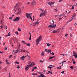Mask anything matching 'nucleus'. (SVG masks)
Returning <instances> with one entry per match:
<instances>
[{
  "label": "nucleus",
  "mask_w": 77,
  "mask_h": 77,
  "mask_svg": "<svg viewBox=\"0 0 77 77\" xmlns=\"http://www.w3.org/2000/svg\"><path fill=\"white\" fill-rule=\"evenodd\" d=\"M17 11H19V12L16 13V15H21V9H19V8H14V12H16Z\"/></svg>",
  "instance_id": "obj_1"
},
{
  "label": "nucleus",
  "mask_w": 77,
  "mask_h": 77,
  "mask_svg": "<svg viewBox=\"0 0 77 77\" xmlns=\"http://www.w3.org/2000/svg\"><path fill=\"white\" fill-rule=\"evenodd\" d=\"M41 37L42 36L40 35L39 37L36 40V45H38L39 44V42H40V41L41 39Z\"/></svg>",
  "instance_id": "obj_2"
},
{
  "label": "nucleus",
  "mask_w": 77,
  "mask_h": 77,
  "mask_svg": "<svg viewBox=\"0 0 77 77\" xmlns=\"http://www.w3.org/2000/svg\"><path fill=\"white\" fill-rule=\"evenodd\" d=\"M72 56H74V57H75V59H77V53H76V52H74V51H73V55Z\"/></svg>",
  "instance_id": "obj_3"
},
{
  "label": "nucleus",
  "mask_w": 77,
  "mask_h": 77,
  "mask_svg": "<svg viewBox=\"0 0 77 77\" xmlns=\"http://www.w3.org/2000/svg\"><path fill=\"white\" fill-rule=\"evenodd\" d=\"M48 27L50 28H54V29H55V27H56V25H49L48 26Z\"/></svg>",
  "instance_id": "obj_4"
},
{
  "label": "nucleus",
  "mask_w": 77,
  "mask_h": 77,
  "mask_svg": "<svg viewBox=\"0 0 77 77\" xmlns=\"http://www.w3.org/2000/svg\"><path fill=\"white\" fill-rule=\"evenodd\" d=\"M74 18H75V15H73L72 16L71 19L68 21V22L69 23V22H70V21H72V20H73Z\"/></svg>",
  "instance_id": "obj_5"
},
{
  "label": "nucleus",
  "mask_w": 77,
  "mask_h": 77,
  "mask_svg": "<svg viewBox=\"0 0 77 77\" xmlns=\"http://www.w3.org/2000/svg\"><path fill=\"white\" fill-rule=\"evenodd\" d=\"M20 19V17H17L13 19V21H18Z\"/></svg>",
  "instance_id": "obj_6"
},
{
  "label": "nucleus",
  "mask_w": 77,
  "mask_h": 77,
  "mask_svg": "<svg viewBox=\"0 0 77 77\" xmlns=\"http://www.w3.org/2000/svg\"><path fill=\"white\" fill-rule=\"evenodd\" d=\"M16 5H17V8L15 7L14 8H16V9H17V8H18V7H19V6H21V3H20V2L18 3Z\"/></svg>",
  "instance_id": "obj_7"
},
{
  "label": "nucleus",
  "mask_w": 77,
  "mask_h": 77,
  "mask_svg": "<svg viewBox=\"0 0 77 77\" xmlns=\"http://www.w3.org/2000/svg\"><path fill=\"white\" fill-rule=\"evenodd\" d=\"M25 15L26 17L27 18H29V17H30V14H28V13H26L25 14Z\"/></svg>",
  "instance_id": "obj_8"
},
{
  "label": "nucleus",
  "mask_w": 77,
  "mask_h": 77,
  "mask_svg": "<svg viewBox=\"0 0 77 77\" xmlns=\"http://www.w3.org/2000/svg\"><path fill=\"white\" fill-rule=\"evenodd\" d=\"M26 56H24V55H23V56H22L20 58V59H21V60H24V59L26 58Z\"/></svg>",
  "instance_id": "obj_9"
},
{
  "label": "nucleus",
  "mask_w": 77,
  "mask_h": 77,
  "mask_svg": "<svg viewBox=\"0 0 77 77\" xmlns=\"http://www.w3.org/2000/svg\"><path fill=\"white\" fill-rule=\"evenodd\" d=\"M40 76H38V77H46V76H45V75H44L42 74V73H41L40 74Z\"/></svg>",
  "instance_id": "obj_10"
},
{
  "label": "nucleus",
  "mask_w": 77,
  "mask_h": 77,
  "mask_svg": "<svg viewBox=\"0 0 77 77\" xmlns=\"http://www.w3.org/2000/svg\"><path fill=\"white\" fill-rule=\"evenodd\" d=\"M35 3H36V2H35V1H32V2L31 3V5H32L33 6H34V5H35Z\"/></svg>",
  "instance_id": "obj_11"
},
{
  "label": "nucleus",
  "mask_w": 77,
  "mask_h": 77,
  "mask_svg": "<svg viewBox=\"0 0 77 77\" xmlns=\"http://www.w3.org/2000/svg\"><path fill=\"white\" fill-rule=\"evenodd\" d=\"M39 23V22H35L34 23L32 24V25H33V24H34V25H38V24Z\"/></svg>",
  "instance_id": "obj_12"
},
{
  "label": "nucleus",
  "mask_w": 77,
  "mask_h": 77,
  "mask_svg": "<svg viewBox=\"0 0 77 77\" xmlns=\"http://www.w3.org/2000/svg\"><path fill=\"white\" fill-rule=\"evenodd\" d=\"M60 29H61L59 28L56 30L57 33H59V32L60 31Z\"/></svg>",
  "instance_id": "obj_13"
},
{
  "label": "nucleus",
  "mask_w": 77,
  "mask_h": 77,
  "mask_svg": "<svg viewBox=\"0 0 77 77\" xmlns=\"http://www.w3.org/2000/svg\"><path fill=\"white\" fill-rule=\"evenodd\" d=\"M53 4H54V2H51L49 4V6H51V5H53Z\"/></svg>",
  "instance_id": "obj_14"
},
{
  "label": "nucleus",
  "mask_w": 77,
  "mask_h": 77,
  "mask_svg": "<svg viewBox=\"0 0 77 77\" xmlns=\"http://www.w3.org/2000/svg\"><path fill=\"white\" fill-rule=\"evenodd\" d=\"M41 55L43 56L44 55V51H42Z\"/></svg>",
  "instance_id": "obj_15"
},
{
  "label": "nucleus",
  "mask_w": 77,
  "mask_h": 77,
  "mask_svg": "<svg viewBox=\"0 0 77 77\" xmlns=\"http://www.w3.org/2000/svg\"><path fill=\"white\" fill-rule=\"evenodd\" d=\"M27 66H26V67L25 68V71H27V70H28V69H29V67H28Z\"/></svg>",
  "instance_id": "obj_16"
},
{
  "label": "nucleus",
  "mask_w": 77,
  "mask_h": 77,
  "mask_svg": "<svg viewBox=\"0 0 77 77\" xmlns=\"http://www.w3.org/2000/svg\"><path fill=\"white\" fill-rule=\"evenodd\" d=\"M48 68L50 69L51 71V68H53V67L50 66H48Z\"/></svg>",
  "instance_id": "obj_17"
},
{
  "label": "nucleus",
  "mask_w": 77,
  "mask_h": 77,
  "mask_svg": "<svg viewBox=\"0 0 77 77\" xmlns=\"http://www.w3.org/2000/svg\"><path fill=\"white\" fill-rule=\"evenodd\" d=\"M53 33H57V32H56V30H53Z\"/></svg>",
  "instance_id": "obj_18"
},
{
  "label": "nucleus",
  "mask_w": 77,
  "mask_h": 77,
  "mask_svg": "<svg viewBox=\"0 0 77 77\" xmlns=\"http://www.w3.org/2000/svg\"><path fill=\"white\" fill-rule=\"evenodd\" d=\"M47 52H48V53H50V54H51V50L50 49L48 50V51Z\"/></svg>",
  "instance_id": "obj_19"
},
{
  "label": "nucleus",
  "mask_w": 77,
  "mask_h": 77,
  "mask_svg": "<svg viewBox=\"0 0 77 77\" xmlns=\"http://www.w3.org/2000/svg\"><path fill=\"white\" fill-rule=\"evenodd\" d=\"M42 14L43 15H45V11L44 12H43L42 13Z\"/></svg>",
  "instance_id": "obj_20"
},
{
  "label": "nucleus",
  "mask_w": 77,
  "mask_h": 77,
  "mask_svg": "<svg viewBox=\"0 0 77 77\" xmlns=\"http://www.w3.org/2000/svg\"><path fill=\"white\" fill-rule=\"evenodd\" d=\"M26 66H27V67L28 68H30V66H32V64H30L29 65H27Z\"/></svg>",
  "instance_id": "obj_21"
},
{
  "label": "nucleus",
  "mask_w": 77,
  "mask_h": 77,
  "mask_svg": "<svg viewBox=\"0 0 77 77\" xmlns=\"http://www.w3.org/2000/svg\"><path fill=\"white\" fill-rule=\"evenodd\" d=\"M31 65V66H33V65H35V63H34V62L32 63L31 64H30Z\"/></svg>",
  "instance_id": "obj_22"
},
{
  "label": "nucleus",
  "mask_w": 77,
  "mask_h": 77,
  "mask_svg": "<svg viewBox=\"0 0 77 77\" xmlns=\"http://www.w3.org/2000/svg\"><path fill=\"white\" fill-rule=\"evenodd\" d=\"M73 63L74 64V65H75L76 63V62H75V60H74L73 61Z\"/></svg>",
  "instance_id": "obj_23"
},
{
  "label": "nucleus",
  "mask_w": 77,
  "mask_h": 77,
  "mask_svg": "<svg viewBox=\"0 0 77 77\" xmlns=\"http://www.w3.org/2000/svg\"><path fill=\"white\" fill-rule=\"evenodd\" d=\"M16 68H18V69H20V66L19 65H18L17 66Z\"/></svg>",
  "instance_id": "obj_24"
},
{
  "label": "nucleus",
  "mask_w": 77,
  "mask_h": 77,
  "mask_svg": "<svg viewBox=\"0 0 77 77\" xmlns=\"http://www.w3.org/2000/svg\"><path fill=\"white\" fill-rule=\"evenodd\" d=\"M57 69H61V66L60 67H58Z\"/></svg>",
  "instance_id": "obj_25"
},
{
  "label": "nucleus",
  "mask_w": 77,
  "mask_h": 77,
  "mask_svg": "<svg viewBox=\"0 0 77 77\" xmlns=\"http://www.w3.org/2000/svg\"><path fill=\"white\" fill-rule=\"evenodd\" d=\"M26 45L27 46H30V44L28 43Z\"/></svg>",
  "instance_id": "obj_26"
},
{
  "label": "nucleus",
  "mask_w": 77,
  "mask_h": 77,
  "mask_svg": "<svg viewBox=\"0 0 77 77\" xmlns=\"http://www.w3.org/2000/svg\"><path fill=\"white\" fill-rule=\"evenodd\" d=\"M42 15H43L42 14V13H40V17H41Z\"/></svg>",
  "instance_id": "obj_27"
},
{
  "label": "nucleus",
  "mask_w": 77,
  "mask_h": 77,
  "mask_svg": "<svg viewBox=\"0 0 77 77\" xmlns=\"http://www.w3.org/2000/svg\"><path fill=\"white\" fill-rule=\"evenodd\" d=\"M73 68H74V67H73V66H70V68H71V69H73Z\"/></svg>",
  "instance_id": "obj_28"
},
{
  "label": "nucleus",
  "mask_w": 77,
  "mask_h": 77,
  "mask_svg": "<svg viewBox=\"0 0 77 77\" xmlns=\"http://www.w3.org/2000/svg\"><path fill=\"white\" fill-rule=\"evenodd\" d=\"M50 45H51V44L48 43L47 44V46H48V47H50Z\"/></svg>",
  "instance_id": "obj_29"
},
{
  "label": "nucleus",
  "mask_w": 77,
  "mask_h": 77,
  "mask_svg": "<svg viewBox=\"0 0 77 77\" xmlns=\"http://www.w3.org/2000/svg\"><path fill=\"white\" fill-rule=\"evenodd\" d=\"M45 52H48V50L47 49H45Z\"/></svg>",
  "instance_id": "obj_30"
},
{
  "label": "nucleus",
  "mask_w": 77,
  "mask_h": 77,
  "mask_svg": "<svg viewBox=\"0 0 77 77\" xmlns=\"http://www.w3.org/2000/svg\"><path fill=\"white\" fill-rule=\"evenodd\" d=\"M15 33L17 35H18V32L17 31H16L15 32Z\"/></svg>",
  "instance_id": "obj_31"
},
{
  "label": "nucleus",
  "mask_w": 77,
  "mask_h": 77,
  "mask_svg": "<svg viewBox=\"0 0 77 77\" xmlns=\"http://www.w3.org/2000/svg\"><path fill=\"white\" fill-rule=\"evenodd\" d=\"M10 63H9V62L8 61H7L6 63L7 65H9Z\"/></svg>",
  "instance_id": "obj_32"
},
{
  "label": "nucleus",
  "mask_w": 77,
  "mask_h": 77,
  "mask_svg": "<svg viewBox=\"0 0 77 77\" xmlns=\"http://www.w3.org/2000/svg\"><path fill=\"white\" fill-rule=\"evenodd\" d=\"M32 74L33 75H37V74L32 73Z\"/></svg>",
  "instance_id": "obj_33"
},
{
  "label": "nucleus",
  "mask_w": 77,
  "mask_h": 77,
  "mask_svg": "<svg viewBox=\"0 0 77 77\" xmlns=\"http://www.w3.org/2000/svg\"><path fill=\"white\" fill-rule=\"evenodd\" d=\"M18 31H21V29H20V28H18Z\"/></svg>",
  "instance_id": "obj_34"
},
{
  "label": "nucleus",
  "mask_w": 77,
  "mask_h": 77,
  "mask_svg": "<svg viewBox=\"0 0 77 77\" xmlns=\"http://www.w3.org/2000/svg\"><path fill=\"white\" fill-rule=\"evenodd\" d=\"M48 73L49 74V73H51V74H52V72H51V71H49L48 72Z\"/></svg>",
  "instance_id": "obj_35"
},
{
  "label": "nucleus",
  "mask_w": 77,
  "mask_h": 77,
  "mask_svg": "<svg viewBox=\"0 0 77 77\" xmlns=\"http://www.w3.org/2000/svg\"><path fill=\"white\" fill-rule=\"evenodd\" d=\"M62 18H63V17H62V18L60 17V18L59 19V21H60V20H61V19H62Z\"/></svg>",
  "instance_id": "obj_36"
},
{
  "label": "nucleus",
  "mask_w": 77,
  "mask_h": 77,
  "mask_svg": "<svg viewBox=\"0 0 77 77\" xmlns=\"http://www.w3.org/2000/svg\"><path fill=\"white\" fill-rule=\"evenodd\" d=\"M31 36H30V37H29V40H32V38H31Z\"/></svg>",
  "instance_id": "obj_37"
},
{
  "label": "nucleus",
  "mask_w": 77,
  "mask_h": 77,
  "mask_svg": "<svg viewBox=\"0 0 77 77\" xmlns=\"http://www.w3.org/2000/svg\"><path fill=\"white\" fill-rule=\"evenodd\" d=\"M15 63H17V64H19V63H19V62L17 61Z\"/></svg>",
  "instance_id": "obj_38"
},
{
  "label": "nucleus",
  "mask_w": 77,
  "mask_h": 77,
  "mask_svg": "<svg viewBox=\"0 0 77 77\" xmlns=\"http://www.w3.org/2000/svg\"><path fill=\"white\" fill-rule=\"evenodd\" d=\"M60 55H63V56H65V54H60Z\"/></svg>",
  "instance_id": "obj_39"
},
{
  "label": "nucleus",
  "mask_w": 77,
  "mask_h": 77,
  "mask_svg": "<svg viewBox=\"0 0 77 77\" xmlns=\"http://www.w3.org/2000/svg\"><path fill=\"white\" fill-rule=\"evenodd\" d=\"M66 60L65 61H63V63H62V66H63V62H66Z\"/></svg>",
  "instance_id": "obj_40"
},
{
  "label": "nucleus",
  "mask_w": 77,
  "mask_h": 77,
  "mask_svg": "<svg viewBox=\"0 0 77 77\" xmlns=\"http://www.w3.org/2000/svg\"><path fill=\"white\" fill-rule=\"evenodd\" d=\"M64 72L65 71H63V72H61V73H62V74H64Z\"/></svg>",
  "instance_id": "obj_41"
},
{
  "label": "nucleus",
  "mask_w": 77,
  "mask_h": 77,
  "mask_svg": "<svg viewBox=\"0 0 77 77\" xmlns=\"http://www.w3.org/2000/svg\"><path fill=\"white\" fill-rule=\"evenodd\" d=\"M62 17V14L60 15L59 16V18H60V17Z\"/></svg>",
  "instance_id": "obj_42"
},
{
  "label": "nucleus",
  "mask_w": 77,
  "mask_h": 77,
  "mask_svg": "<svg viewBox=\"0 0 77 77\" xmlns=\"http://www.w3.org/2000/svg\"><path fill=\"white\" fill-rule=\"evenodd\" d=\"M7 49H8V47H6L5 48V50H6Z\"/></svg>",
  "instance_id": "obj_43"
},
{
  "label": "nucleus",
  "mask_w": 77,
  "mask_h": 77,
  "mask_svg": "<svg viewBox=\"0 0 77 77\" xmlns=\"http://www.w3.org/2000/svg\"><path fill=\"white\" fill-rule=\"evenodd\" d=\"M36 68H37L36 66H35L33 67V69H36Z\"/></svg>",
  "instance_id": "obj_44"
},
{
  "label": "nucleus",
  "mask_w": 77,
  "mask_h": 77,
  "mask_svg": "<svg viewBox=\"0 0 77 77\" xmlns=\"http://www.w3.org/2000/svg\"><path fill=\"white\" fill-rule=\"evenodd\" d=\"M30 4V2H28L27 3V5H29Z\"/></svg>",
  "instance_id": "obj_45"
},
{
  "label": "nucleus",
  "mask_w": 77,
  "mask_h": 77,
  "mask_svg": "<svg viewBox=\"0 0 77 77\" xmlns=\"http://www.w3.org/2000/svg\"><path fill=\"white\" fill-rule=\"evenodd\" d=\"M53 57H50L49 58V59H53Z\"/></svg>",
  "instance_id": "obj_46"
},
{
  "label": "nucleus",
  "mask_w": 77,
  "mask_h": 77,
  "mask_svg": "<svg viewBox=\"0 0 77 77\" xmlns=\"http://www.w3.org/2000/svg\"><path fill=\"white\" fill-rule=\"evenodd\" d=\"M51 54H52V56H54V53L53 52H52L51 53Z\"/></svg>",
  "instance_id": "obj_47"
},
{
  "label": "nucleus",
  "mask_w": 77,
  "mask_h": 77,
  "mask_svg": "<svg viewBox=\"0 0 77 77\" xmlns=\"http://www.w3.org/2000/svg\"><path fill=\"white\" fill-rule=\"evenodd\" d=\"M12 55H10L9 57V59H10V58H11V57H12Z\"/></svg>",
  "instance_id": "obj_48"
},
{
  "label": "nucleus",
  "mask_w": 77,
  "mask_h": 77,
  "mask_svg": "<svg viewBox=\"0 0 77 77\" xmlns=\"http://www.w3.org/2000/svg\"><path fill=\"white\" fill-rule=\"evenodd\" d=\"M40 62H42V63H43V62H44V61H42V60H40Z\"/></svg>",
  "instance_id": "obj_49"
},
{
  "label": "nucleus",
  "mask_w": 77,
  "mask_h": 77,
  "mask_svg": "<svg viewBox=\"0 0 77 77\" xmlns=\"http://www.w3.org/2000/svg\"><path fill=\"white\" fill-rule=\"evenodd\" d=\"M72 9H74V7L73 6H72Z\"/></svg>",
  "instance_id": "obj_50"
},
{
  "label": "nucleus",
  "mask_w": 77,
  "mask_h": 77,
  "mask_svg": "<svg viewBox=\"0 0 77 77\" xmlns=\"http://www.w3.org/2000/svg\"><path fill=\"white\" fill-rule=\"evenodd\" d=\"M30 16V19L32 21V17H31V16Z\"/></svg>",
  "instance_id": "obj_51"
},
{
  "label": "nucleus",
  "mask_w": 77,
  "mask_h": 77,
  "mask_svg": "<svg viewBox=\"0 0 77 77\" xmlns=\"http://www.w3.org/2000/svg\"><path fill=\"white\" fill-rule=\"evenodd\" d=\"M5 30H6V29H7V26H6L5 27Z\"/></svg>",
  "instance_id": "obj_52"
},
{
  "label": "nucleus",
  "mask_w": 77,
  "mask_h": 77,
  "mask_svg": "<svg viewBox=\"0 0 77 77\" xmlns=\"http://www.w3.org/2000/svg\"><path fill=\"white\" fill-rule=\"evenodd\" d=\"M9 18V19H11V20H12V17H10Z\"/></svg>",
  "instance_id": "obj_53"
},
{
  "label": "nucleus",
  "mask_w": 77,
  "mask_h": 77,
  "mask_svg": "<svg viewBox=\"0 0 77 77\" xmlns=\"http://www.w3.org/2000/svg\"><path fill=\"white\" fill-rule=\"evenodd\" d=\"M7 35H8V36H9L11 35V34H8Z\"/></svg>",
  "instance_id": "obj_54"
},
{
  "label": "nucleus",
  "mask_w": 77,
  "mask_h": 77,
  "mask_svg": "<svg viewBox=\"0 0 77 77\" xmlns=\"http://www.w3.org/2000/svg\"><path fill=\"white\" fill-rule=\"evenodd\" d=\"M0 27H1L2 29V28H3V26H0Z\"/></svg>",
  "instance_id": "obj_55"
},
{
  "label": "nucleus",
  "mask_w": 77,
  "mask_h": 77,
  "mask_svg": "<svg viewBox=\"0 0 77 77\" xmlns=\"http://www.w3.org/2000/svg\"><path fill=\"white\" fill-rule=\"evenodd\" d=\"M62 2V0H60L59 2Z\"/></svg>",
  "instance_id": "obj_56"
},
{
  "label": "nucleus",
  "mask_w": 77,
  "mask_h": 77,
  "mask_svg": "<svg viewBox=\"0 0 77 77\" xmlns=\"http://www.w3.org/2000/svg\"><path fill=\"white\" fill-rule=\"evenodd\" d=\"M40 11H42V12H43V10H42V9H41L40 10Z\"/></svg>",
  "instance_id": "obj_57"
},
{
  "label": "nucleus",
  "mask_w": 77,
  "mask_h": 77,
  "mask_svg": "<svg viewBox=\"0 0 77 77\" xmlns=\"http://www.w3.org/2000/svg\"><path fill=\"white\" fill-rule=\"evenodd\" d=\"M54 10L55 11H56V12H57V9H54Z\"/></svg>",
  "instance_id": "obj_58"
},
{
  "label": "nucleus",
  "mask_w": 77,
  "mask_h": 77,
  "mask_svg": "<svg viewBox=\"0 0 77 77\" xmlns=\"http://www.w3.org/2000/svg\"><path fill=\"white\" fill-rule=\"evenodd\" d=\"M14 52H15V53H17V51H15Z\"/></svg>",
  "instance_id": "obj_59"
},
{
  "label": "nucleus",
  "mask_w": 77,
  "mask_h": 77,
  "mask_svg": "<svg viewBox=\"0 0 77 77\" xmlns=\"http://www.w3.org/2000/svg\"><path fill=\"white\" fill-rule=\"evenodd\" d=\"M29 34L30 36H32V35H31V34L29 32Z\"/></svg>",
  "instance_id": "obj_60"
},
{
  "label": "nucleus",
  "mask_w": 77,
  "mask_h": 77,
  "mask_svg": "<svg viewBox=\"0 0 77 77\" xmlns=\"http://www.w3.org/2000/svg\"><path fill=\"white\" fill-rule=\"evenodd\" d=\"M67 36H68V34H66L65 35V36H66V37Z\"/></svg>",
  "instance_id": "obj_61"
},
{
  "label": "nucleus",
  "mask_w": 77,
  "mask_h": 77,
  "mask_svg": "<svg viewBox=\"0 0 77 77\" xmlns=\"http://www.w3.org/2000/svg\"><path fill=\"white\" fill-rule=\"evenodd\" d=\"M25 51H26V50H24H24H23V52H25Z\"/></svg>",
  "instance_id": "obj_62"
},
{
  "label": "nucleus",
  "mask_w": 77,
  "mask_h": 77,
  "mask_svg": "<svg viewBox=\"0 0 77 77\" xmlns=\"http://www.w3.org/2000/svg\"><path fill=\"white\" fill-rule=\"evenodd\" d=\"M5 45V43L4 42L3 44V45Z\"/></svg>",
  "instance_id": "obj_63"
},
{
  "label": "nucleus",
  "mask_w": 77,
  "mask_h": 77,
  "mask_svg": "<svg viewBox=\"0 0 77 77\" xmlns=\"http://www.w3.org/2000/svg\"><path fill=\"white\" fill-rule=\"evenodd\" d=\"M76 25H77V23H75V26Z\"/></svg>",
  "instance_id": "obj_64"
}]
</instances>
